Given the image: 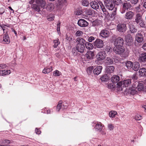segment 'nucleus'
Returning a JSON list of instances; mask_svg holds the SVG:
<instances>
[{
    "mask_svg": "<svg viewBox=\"0 0 146 146\" xmlns=\"http://www.w3.org/2000/svg\"><path fill=\"white\" fill-rule=\"evenodd\" d=\"M142 48L144 50L146 51V42L144 43L143 44Z\"/></svg>",
    "mask_w": 146,
    "mask_h": 146,
    "instance_id": "nucleus-64",
    "label": "nucleus"
},
{
    "mask_svg": "<svg viewBox=\"0 0 146 146\" xmlns=\"http://www.w3.org/2000/svg\"><path fill=\"white\" fill-rule=\"evenodd\" d=\"M7 67V65L5 64H0V70L5 68Z\"/></svg>",
    "mask_w": 146,
    "mask_h": 146,
    "instance_id": "nucleus-56",
    "label": "nucleus"
},
{
    "mask_svg": "<svg viewBox=\"0 0 146 146\" xmlns=\"http://www.w3.org/2000/svg\"><path fill=\"white\" fill-rule=\"evenodd\" d=\"M140 65L139 62H135L133 63L132 68L134 70L136 71H138L140 68Z\"/></svg>",
    "mask_w": 146,
    "mask_h": 146,
    "instance_id": "nucleus-23",
    "label": "nucleus"
},
{
    "mask_svg": "<svg viewBox=\"0 0 146 146\" xmlns=\"http://www.w3.org/2000/svg\"><path fill=\"white\" fill-rule=\"evenodd\" d=\"M109 32L108 30L103 29L101 30L100 33V35L103 38H106L109 36Z\"/></svg>",
    "mask_w": 146,
    "mask_h": 146,
    "instance_id": "nucleus-13",
    "label": "nucleus"
},
{
    "mask_svg": "<svg viewBox=\"0 0 146 146\" xmlns=\"http://www.w3.org/2000/svg\"><path fill=\"white\" fill-rule=\"evenodd\" d=\"M117 114V112L115 111H111L109 113V115L110 117L112 118L115 117V115Z\"/></svg>",
    "mask_w": 146,
    "mask_h": 146,
    "instance_id": "nucleus-43",
    "label": "nucleus"
},
{
    "mask_svg": "<svg viewBox=\"0 0 146 146\" xmlns=\"http://www.w3.org/2000/svg\"><path fill=\"white\" fill-rule=\"evenodd\" d=\"M94 45L95 48H101L103 47L104 44L103 40L97 38L94 42Z\"/></svg>",
    "mask_w": 146,
    "mask_h": 146,
    "instance_id": "nucleus-5",
    "label": "nucleus"
},
{
    "mask_svg": "<svg viewBox=\"0 0 146 146\" xmlns=\"http://www.w3.org/2000/svg\"><path fill=\"white\" fill-rule=\"evenodd\" d=\"M76 42L77 44L84 45V46L85 45L86 42H87L84 39L80 37L77 38Z\"/></svg>",
    "mask_w": 146,
    "mask_h": 146,
    "instance_id": "nucleus-21",
    "label": "nucleus"
},
{
    "mask_svg": "<svg viewBox=\"0 0 146 146\" xmlns=\"http://www.w3.org/2000/svg\"><path fill=\"white\" fill-rule=\"evenodd\" d=\"M120 77L117 75H113L111 78V81L113 84H117L120 82Z\"/></svg>",
    "mask_w": 146,
    "mask_h": 146,
    "instance_id": "nucleus-14",
    "label": "nucleus"
},
{
    "mask_svg": "<svg viewBox=\"0 0 146 146\" xmlns=\"http://www.w3.org/2000/svg\"><path fill=\"white\" fill-rule=\"evenodd\" d=\"M75 50V49H72V53L74 56H76L77 53V52Z\"/></svg>",
    "mask_w": 146,
    "mask_h": 146,
    "instance_id": "nucleus-62",
    "label": "nucleus"
},
{
    "mask_svg": "<svg viewBox=\"0 0 146 146\" xmlns=\"http://www.w3.org/2000/svg\"><path fill=\"white\" fill-rule=\"evenodd\" d=\"M93 11V10H92L91 9H88L85 10V14L87 15H91L92 14Z\"/></svg>",
    "mask_w": 146,
    "mask_h": 146,
    "instance_id": "nucleus-40",
    "label": "nucleus"
},
{
    "mask_svg": "<svg viewBox=\"0 0 146 146\" xmlns=\"http://www.w3.org/2000/svg\"><path fill=\"white\" fill-rule=\"evenodd\" d=\"M106 57V53L104 51L98 52L96 55V58L97 60L100 61L103 60Z\"/></svg>",
    "mask_w": 146,
    "mask_h": 146,
    "instance_id": "nucleus-8",
    "label": "nucleus"
},
{
    "mask_svg": "<svg viewBox=\"0 0 146 146\" xmlns=\"http://www.w3.org/2000/svg\"><path fill=\"white\" fill-rule=\"evenodd\" d=\"M35 132L36 134H40L41 131L39 129H38L37 128H36L35 130Z\"/></svg>",
    "mask_w": 146,
    "mask_h": 146,
    "instance_id": "nucleus-63",
    "label": "nucleus"
},
{
    "mask_svg": "<svg viewBox=\"0 0 146 146\" xmlns=\"http://www.w3.org/2000/svg\"><path fill=\"white\" fill-rule=\"evenodd\" d=\"M35 3L41 8L44 7L46 3L44 0H36Z\"/></svg>",
    "mask_w": 146,
    "mask_h": 146,
    "instance_id": "nucleus-22",
    "label": "nucleus"
},
{
    "mask_svg": "<svg viewBox=\"0 0 146 146\" xmlns=\"http://www.w3.org/2000/svg\"><path fill=\"white\" fill-rule=\"evenodd\" d=\"M94 53L92 51H88L85 55V56L88 60L93 59L94 56Z\"/></svg>",
    "mask_w": 146,
    "mask_h": 146,
    "instance_id": "nucleus-19",
    "label": "nucleus"
},
{
    "mask_svg": "<svg viewBox=\"0 0 146 146\" xmlns=\"http://www.w3.org/2000/svg\"><path fill=\"white\" fill-rule=\"evenodd\" d=\"M94 128L96 131L100 132L102 130L103 127L100 122H97L94 123Z\"/></svg>",
    "mask_w": 146,
    "mask_h": 146,
    "instance_id": "nucleus-17",
    "label": "nucleus"
},
{
    "mask_svg": "<svg viewBox=\"0 0 146 146\" xmlns=\"http://www.w3.org/2000/svg\"><path fill=\"white\" fill-rule=\"evenodd\" d=\"M131 2L132 5H136L139 1V0H131Z\"/></svg>",
    "mask_w": 146,
    "mask_h": 146,
    "instance_id": "nucleus-55",
    "label": "nucleus"
},
{
    "mask_svg": "<svg viewBox=\"0 0 146 146\" xmlns=\"http://www.w3.org/2000/svg\"><path fill=\"white\" fill-rule=\"evenodd\" d=\"M138 61L141 63L146 62V53H142L139 54Z\"/></svg>",
    "mask_w": 146,
    "mask_h": 146,
    "instance_id": "nucleus-11",
    "label": "nucleus"
},
{
    "mask_svg": "<svg viewBox=\"0 0 146 146\" xmlns=\"http://www.w3.org/2000/svg\"><path fill=\"white\" fill-rule=\"evenodd\" d=\"M130 32L132 33H135L137 31V29L132 23H131L128 24Z\"/></svg>",
    "mask_w": 146,
    "mask_h": 146,
    "instance_id": "nucleus-18",
    "label": "nucleus"
},
{
    "mask_svg": "<svg viewBox=\"0 0 146 146\" xmlns=\"http://www.w3.org/2000/svg\"><path fill=\"white\" fill-rule=\"evenodd\" d=\"M92 26L95 27L100 26L102 24V22L101 20L98 19H96L92 22Z\"/></svg>",
    "mask_w": 146,
    "mask_h": 146,
    "instance_id": "nucleus-26",
    "label": "nucleus"
},
{
    "mask_svg": "<svg viewBox=\"0 0 146 146\" xmlns=\"http://www.w3.org/2000/svg\"><path fill=\"white\" fill-rule=\"evenodd\" d=\"M135 40L138 42H141L143 40V38H142L141 37L140 38L139 37L136 36Z\"/></svg>",
    "mask_w": 146,
    "mask_h": 146,
    "instance_id": "nucleus-53",
    "label": "nucleus"
},
{
    "mask_svg": "<svg viewBox=\"0 0 146 146\" xmlns=\"http://www.w3.org/2000/svg\"><path fill=\"white\" fill-rule=\"evenodd\" d=\"M140 5H139L138 6L135 7L136 12H139L140 11L141 9L140 8Z\"/></svg>",
    "mask_w": 146,
    "mask_h": 146,
    "instance_id": "nucleus-60",
    "label": "nucleus"
},
{
    "mask_svg": "<svg viewBox=\"0 0 146 146\" xmlns=\"http://www.w3.org/2000/svg\"><path fill=\"white\" fill-rule=\"evenodd\" d=\"M52 67L50 66V68H45L43 70L42 72L44 74H48L52 70Z\"/></svg>",
    "mask_w": 146,
    "mask_h": 146,
    "instance_id": "nucleus-33",
    "label": "nucleus"
},
{
    "mask_svg": "<svg viewBox=\"0 0 146 146\" xmlns=\"http://www.w3.org/2000/svg\"><path fill=\"white\" fill-rule=\"evenodd\" d=\"M146 71V69L144 68H140L139 71V75L141 76H144Z\"/></svg>",
    "mask_w": 146,
    "mask_h": 146,
    "instance_id": "nucleus-32",
    "label": "nucleus"
},
{
    "mask_svg": "<svg viewBox=\"0 0 146 146\" xmlns=\"http://www.w3.org/2000/svg\"><path fill=\"white\" fill-rule=\"evenodd\" d=\"M125 41L126 44L128 46H130L133 43V38L131 35L129 34H128L125 36Z\"/></svg>",
    "mask_w": 146,
    "mask_h": 146,
    "instance_id": "nucleus-7",
    "label": "nucleus"
},
{
    "mask_svg": "<svg viewBox=\"0 0 146 146\" xmlns=\"http://www.w3.org/2000/svg\"><path fill=\"white\" fill-rule=\"evenodd\" d=\"M131 83V80L130 79L124 80L123 82L121 81L116 84L117 87L118 88H121V90H122V87H126L129 86Z\"/></svg>",
    "mask_w": 146,
    "mask_h": 146,
    "instance_id": "nucleus-3",
    "label": "nucleus"
},
{
    "mask_svg": "<svg viewBox=\"0 0 146 146\" xmlns=\"http://www.w3.org/2000/svg\"><path fill=\"white\" fill-rule=\"evenodd\" d=\"M104 3L106 7L109 10H112L115 7L112 0H105Z\"/></svg>",
    "mask_w": 146,
    "mask_h": 146,
    "instance_id": "nucleus-4",
    "label": "nucleus"
},
{
    "mask_svg": "<svg viewBox=\"0 0 146 146\" xmlns=\"http://www.w3.org/2000/svg\"><path fill=\"white\" fill-rule=\"evenodd\" d=\"M116 11H114L113 12L110 14L109 15L110 17L113 19H114L116 15Z\"/></svg>",
    "mask_w": 146,
    "mask_h": 146,
    "instance_id": "nucleus-50",
    "label": "nucleus"
},
{
    "mask_svg": "<svg viewBox=\"0 0 146 146\" xmlns=\"http://www.w3.org/2000/svg\"><path fill=\"white\" fill-rule=\"evenodd\" d=\"M83 34V32L80 31H77L75 33V35L77 36H82Z\"/></svg>",
    "mask_w": 146,
    "mask_h": 146,
    "instance_id": "nucleus-49",
    "label": "nucleus"
},
{
    "mask_svg": "<svg viewBox=\"0 0 146 146\" xmlns=\"http://www.w3.org/2000/svg\"><path fill=\"white\" fill-rule=\"evenodd\" d=\"M65 109V107H63L62 104H58L56 107V110L57 111H59L61 109L64 110Z\"/></svg>",
    "mask_w": 146,
    "mask_h": 146,
    "instance_id": "nucleus-44",
    "label": "nucleus"
},
{
    "mask_svg": "<svg viewBox=\"0 0 146 146\" xmlns=\"http://www.w3.org/2000/svg\"><path fill=\"white\" fill-rule=\"evenodd\" d=\"M93 68V66H90L87 68V71L88 74H90L92 73Z\"/></svg>",
    "mask_w": 146,
    "mask_h": 146,
    "instance_id": "nucleus-45",
    "label": "nucleus"
},
{
    "mask_svg": "<svg viewBox=\"0 0 146 146\" xmlns=\"http://www.w3.org/2000/svg\"><path fill=\"white\" fill-rule=\"evenodd\" d=\"M10 70H0V76H4L9 74Z\"/></svg>",
    "mask_w": 146,
    "mask_h": 146,
    "instance_id": "nucleus-29",
    "label": "nucleus"
},
{
    "mask_svg": "<svg viewBox=\"0 0 146 146\" xmlns=\"http://www.w3.org/2000/svg\"><path fill=\"white\" fill-rule=\"evenodd\" d=\"M121 4L122 6L120 10V12L122 14L125 13L126 10H128L132 6L129 2L125 0L122 2Z\"/></svg>",
    "mask_w": 146,
    "mask_h": 146,
    "instance_id": "nucleus-2",
    "label": "nucleus"
},
{
    "mask_svg": "<svg viewBox=\"0 0 146 146\" xmlns=\"http://www.w3.org/2000/svg\"><path fill=\"white\" fill-rule=\"evenodd\" d=\"M136 36L139 37L140 38H141V37L142 38H143V35L141 34L140 33H138L136 34Z\"/></svg>",
    "mask_w": 146,
    "mask_h": 146,
    "instance_id": "nucleus-61",
    "label": "nucleus"
},
{
    "mask_svg": "<svg viewBox=\"0 0 146 146\" xmlns=\"http://www.w3.org/2000/svg\"><path fill=\"white\" fill-rule=\"evenodd\" d=\"M99 4L101 8H102V11H105L106 10L105 9L104 5H103L102 3L101 2H99Z\"/></svg>",
    "mask_w": 146,
    "mask_h": 146,
    "instance_id": "nucleus-52",
    "label": "nucleus"
},
{
    "mask_svg": "<svg viewBox=\"0 0 146 146\" xmlns=\"http://www.w3.org/2000/svg\"><path fill=\"white\" fill-rule=\"evenodd\" d=\"M125 64V66L127 68H132L133 63L129 61H127L124 62Z\"/></svg>",
    "mask_w": 146,
    "mask_h": 146,
    "instance_id": "nucleus-35",
    "label": "nucleus"
},
{
    "mask_svg": "<svg viewBox=\"0 0 146 146\" xmlns=\"http://www.w3.org/2000/svg\"><path fill=\"white\" fill-rule=\"evenodd\" d=\"M112 48L110 46L106 45L105 48L104 52H106L107 53L110 54L112 52Z\"/></svg>",
    "mask_w": 146,
    "mask_h": 146,
    "instance_id": "nucleus-34",
    "label": "nucleus"
},
{
    "mask_svg": "<svg viewBox=\"0 0 146 146\" xmlns=\"http://www.w3.org/2000/svg\"><path fill=\"white\" fill-rule=\"evenodd\" d=\"M60 22H59V23L57 24V32L58 33H59V32H60Z\"/></svg>",
    "mask_w": 146,
    "mask_h": 146,
    "instance_id": "nucleus-57",
    "label": "nucleus"
},
{
    "mask_svg": "<svg viewBox=\"0 0 146 146\" xmlns=\"http://www.w3.org/2000/svg\"><path fill=\"white\" fill-rule=\"evenodd\" d=\"M108 127L110 130H111L113 129L114 127L112 124H108Z\"/></svg>",
    "mask_w": 146,
    "mask_h": 146,
    "instance_id": "nucleus-58",
    "label": "nucleus"
},
{
    "mask_svg": "<svg viewBox=\"0 0 146 146\" xmlns=\"http://www.w3.org/2000/svg\"><path fill=\"white\" fill-rule=\"evenodd\" d=\"M54 43V45L53 46L54 48H56L58 45L60 44V42H59V40L57 39V40H55L53 41Z\"/></svg>",
    "mask_w": 146,
    "mask_h": 146,
    "instance_id": "nucleus-46",
    "label": "nucleus"
},
{
    "mask_svg": "<svg viewBox=\"0 0 146 146\" xmlns=\"http://www.w3.org/2000/svg\"><path fill=\"white\" fill-rule=\"evenodd\" d=\"M94 38L93 36H90V37H89L88 39V40L89 42H91L94 40Z\"/></svg>",
    "mask_w": 146,
    "mask_h": 146,
    "instance_id": "nucleus-59",
    "label": "nucleus"
},
{
    "mask_svg": "<svg viewBox=\"0 0 146 146\" xmlns=\"http://www.w3.org/2000/svg\"><path fill=\"white\" fill-rule=\"evenodd\" d=\"M85 46H84V45L80 44H77L76 49L78 52L82 53L84 50Z\"/></svg>",
    "mask_w": 146,
    "mask_h": 146,
    "instance_id": "nucleus-16",
    "label": "nucleus"
},
{
    "mask_svg": "<svg viewBox=\"0 0 146 146\" xmlns=\"http://www.w3.org/2000/svg\"><path fill=\"white\" fill-rule=\"evenodd\" d=\"M91 7L94 9H97L99 8L98 4L95 1H92L90 3Z\"/></svg>",
    "mask_w": 146,
    "mask_h": 146,
    "instance_id": "nucleus-24",
    "label": "nucleus"
},
{
    "mask_svg": "<svg viewBox=\"0 0 146 146\" xmlns=\"http://www.w3.org/2000/svg\"><path fill=\"white\" fill-rule=\"evenodd\" d=\"M124 44V40L123 38L121 37H118L116 38L114 42V44L115 46H123Z\"/></svg>",
    "mask_w": 146,
    "mask_h": 146,
    "instance_id": "nucleus-6",
    "label": "nucleus"
},
{
    "mask_svg": "<svg viewBox=\"0 0 146 146\" xmlns=\"http://www.w3.org/2000/svg\"><path fill=\"white\" fill-rule=\"evenodd\" d=\"M114 5L115 7V9H116V6H117L119 5L120 3H122L121 0H112Z\"/></svg>",
    "mask_w": 146,
    "mask_h": 146,
    "instance_id": "nucleus-38",
    "label": "nucleus"
},
{
    "mask_svg": "<svg viewBox=\"0 0 146 146\" xmlns=\"http://www.w3.org/2000/svg\"><path fill=\"white\" fill-rule=\"evenodd\" d=\"M46 8L48 11H51L54 9V6L53 4H48Z\"/></svg>",
    "mask_w": 146,
    "mask_h": 146,
    "instance_id": "nucleus-37",
    "label": "nucleus"
},
{
    "mask_svg": "<svg viewBox=\"0 0 146 146\" xmlns=\"http://www.w3.org/2000/svg\"><path fill=\"white\" fill-rule=\"evenodd\" d=\"M142 116L139 114H137L134 118L137 120H139L142 119Z\"/></svg>",
    "mask_w": 146,
    "mask_h": 146,
    "instance_id": "nucleus-51",
    "label": "nucleus"
},
{
    "mask_svg": "<svg viewBox=\"0 0 146 146\" xmlns=\"http://www.w3.org/2000/svg\"><path fill=\"white\" fill-rule=\"evenodd\" d=\"M102 67L101 66H97L93 70V73L95 75H98L101 72Z\"/></svg>",
    "mask_w": 146,
    "mask_h": 146,
    "instance_id": "nucleus-15",
    "label": "nucleus"
},
{
    "mask_svg": "<svg viewBox=\"0 0 146 146\" xmlns=\"http://www.w3.org/2000/svg\"><path fill=\"white\" fill-rule=\"evenodd\" d=\"M139 26L142 28H146V25L144 20H143L138 23Z\"/></svg>",
    "mask_w": 146,
    "mask_h": 146,
    "instance_id": "nucleus-39",
    "label": "nucleus"
},
{
    "mask_svg": "<svg viewBox=\"0 0 146 146\" xmlns=\"http://www.w3.org/2000/svg\"><path fill=\"white\" fill-rule=\"evenodd\" d=\"M134 14L133 12L129 11L126 12L125 16V18L127 20H131L133 19Z\"/></svg>",
    "mask_w": 146,
    "mask_h": 146,
    "instance_id": "nucleus-12",
    "label": "nucleus"
},
{
    "mask_svg": "<svg viewBox=\"0 0 146 146\" xmlns=\"http://www.w3.org/2000/svg\"><path fill=\"white\" fill-rule=\"evenodd\" d=\"M105 62L107 65L112 64H113L114 61V59L110 57L107 58Z\"/></svg>",
    "mask_w": 146,
    "mask_h": 146,
    "instance_id": "nucleus-27",
    "label": "nucleus"
},
{
    "mask_svg": "<svg viewBox=\"0 0 146 146\" xmlns=\"http://www.w3.org/2000/svg\"><path fill=\"white\" fill-rule=\"evenodd\" d=\"M60 74V72L58 70H56L53 72V76H59Z\"/></svg>",
    "mask_w": 146,
    "mask_h": 146,
    "instance_id": "nucleus-48",
    "label": "nucleus"
},
{
    "mask_svg": "<svg viewBox=\"0 0 146 146\" xmlns=\"http://www.w3.org/2000/svg\"><path fill=\"white\" fill-rule=\"evenodd\" d=\"M40 6L38 5H37V4H33L32 6V8L36 11L39 12L40 11Z\"/></svg>",
    "mask_w": 146,
    "mask_h": 146,
    "instance_id": "nucleus-31",
    "label": "nucleus"
},
{
    "mask_svg": "<svg viewBox=\"0 0 146 146\" xmlns=\"http://www.w3.org/2000/svg\"><path fill=\"white\" fill-rule=\"evenodd\" d=\"M108 88L109 89L114 88L115 87L114 85H113L112 83H109L108 85Z\"/></svg>",
    "mask_w": 146,
    "mask_h": 146,
    "instance_id": "nucleus-54",
    "label": "nucleus"
},
{
    "mask_svg": "<svg viewBox=\"0 0 146 146\" xmlns=\"http://www.w3.org/2000/svg\"><path fill=\"white\" fill-rule=\"evenodd\" d=\"M85 46L89 50L92 49L94 48V46L92 43L87 42H86Z\"/></svg>",
    "mask_w": 146,
    "mask_h": 146,
    "instance_id": "nucleus-36",
    "label": "nucleus"
},
{
    "mask_svg": "<svg viewBox=\"0 0 146 146\" xmlns=\"http://www.w3.org/2000/svg\"><path fill=\"white\" fill-rule=\"evenodd\" d=\"M114 70V67L113 66H108L106 68V72L108 73H112Z\"/></svg>",
    "mask_w": 146,
    "mask_h": 146,
    "instance_id": "nucleus-30",
    "label": "nucleus"
},
{
    "mask_svg": "<svg viewBox=\"0 0 146 146\" xmlns=\"http://www.w3.org/2000/svg\"><path fill=\"white\" fill-rule=\"evenodd\" d=\"M78 24L81 27H85L88 25V23L84 19H80L78 21Z\"/></svg>",
    "mask_w": 146,
    "mask_h": 146,
    "instance_id": "nucleus-9",
    "label": "nucleus"
},
{
    "mask_svg": "<svg viewBox=\"0 0 146 146\" xmlns=\"http://www.w3.org/2000/svg\"><path fill=\"white\" fill-rule=\"evenodd\" d=\"M100 79L102 82H104L107 81L108 80V78L106 75H104L101 77Z\"/></svg>",
    "mask_w": 146,
    "mask_h": 146,
    "instance_id": "nucleus-41",
    "label": "nucleus"
},
{
    "mask_svg": "<svg viewBox=\"0 0 146 146\" xmlns=\"http://www.w3.org/2000/svg\"><path fill=\"white\" fill-rule=\"evenodd\" d=\"M135 18V21L137 24L143 20L142 18V15L139 13L136 15Z\"/></svg>",
    "mask_w": 146,
    "mask_h": 146,
    "instance_id": "nucleus-20",
    "label": "nucleus"
},
{
    "mask_svg": "<svg viewBox=\"0 0 146 146\" xmlns=\"http://www.w3.org/2000/svg\"><path fill=\"white\" fill-rule=\"evenodd\" d=\"M144 87L143 84L141 83H138L137 86H135L136 89H137L139 91L143 90Z\"/></svg>",
    "mask_w": 146,
    "mask_h": 146,
    "instance_id": "nucleus-28",
    "label": "nucleus"
},
{
    "mask_svg": "<svg viewBox=\"0 0 146 146\" xmlns=\"http://www.w3.org/2000/svg\"><path fill=\"white\" fill-rule=\"evenodd\" d=\"M3 41L5 42V43L8 44L10 42L9 37L7 33L3 35Z\"/></svg>",
    "mask_w": 146,
    "mask_h": 146,
    "instance_id": "nucleus-25",
    "label": "nucleus"
},
{
    "mask_svg": "<svg viewBox=\"0 0 146 146\" xmlns=\"http://www.w3.org/2000/svg\"><path fill=\"white\" fill-rule=\"evenodd\" d=\"M133 88H131L129 92L131 94L134 95L137 93V91L136 90L137 89H136L135 86H133Z\"/></svg>",
    "mask_w": 146,
    "mask_h": 146,
    "instance_id": "nucleus-42",
    "label": "nucleus"
},
{
    "mask_svg": "<svg viewBox=\"0 0 146 146\" xmlns=\"http://www.w3.org/2000/svg\"><path fill=\"white\" fill-rule=\"evenodd\" d=\"M113 50L115 53L120 55L124 57H126L128 55V53L123 46H116L113 48Z\"/></svg>",
    "mask_w": 146,
    "mask_h": 146,
    "instance_id": "nucleus-1",
    "label": "nucleus"
},
{
    "mask_svg": "<svg viewBox=\"0 0 146 146\" xmlns=\"http://www.w3.org/2000/svg\"><path fill=\"white\" fill-rule=\"evenodd\" d=\"M89 3L87 0H83L82 5L84 6H87L88 5Z\"/></svg>",
    "mask_w": 146,
    "mask_h": 146,
    "instance_id": "nucleus-47",
    "label": "nucleus"
},
{
    "mask_svg": "<svg viewBox=\"0 0 146 146\" xmlns=\"http://www.w3.org/2000/svg\"><path fill=\"white\" fill-rule=\"evenodd\" d=\"M117 29L120 32H125L127 30V27L125 24H119L117 26Z\"/></svg>",
    "mask_w": 146,
    "mask_h": 146,
    "instance_id": "nucleus-10",
    "label": "nucleus"
}]
</instances>
